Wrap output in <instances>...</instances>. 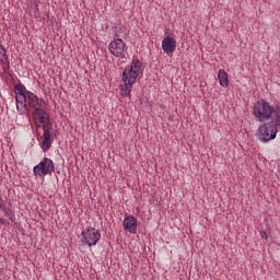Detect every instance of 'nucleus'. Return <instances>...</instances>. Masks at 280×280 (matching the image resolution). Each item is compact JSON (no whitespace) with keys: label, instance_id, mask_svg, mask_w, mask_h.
Returning <instances> with one entry per match:
<instances>
[{"label":"nucleus","instance_id":"obj_3","mask_svg":"<svg viewBox=\"0 0 280 280\" xmlns=\"http://www.w3.org/2000/svg\"><path fill=\"white\" fill-rule=\"evenodd\" d=\"M38 106H43V103H40L38 96L31 91H26V96L23 101H21L20 96H16V108L22 115L30 113V108H36Z\"/></svg>","mask_w":280,"mask_h":280},{"label":"nucleus","instance_id":"obj_14","mask_svg":"<svg viewBox=\"0 0 280 280\" xmlns=\"http://www.w3.org/2000/svg\"><path fill=\"white\" fill-rule=\"evenodd\" d=\"M39 124H43V130H45L46 128H51L49 127V116L47 114H45L44 116L37 118Z\"/></svg>","mask_w":280,"mask_h":280},{"label":"nucleus","instance_id":"obj_18","mask_svg":"<svg viewBox=\"0 0 280 280\" xmlns=\"http://www.w3.org/2000/svg\"><path fill=\"white\" fill-rule=\"evenodd\" d=\"M0 224H7L8 226H10V222H5V220L0 218Z\"/></svg>","mask_w":280,"mask_h":280},{"label":"nucleus","instance_id":"obj_16","mask_svg":"<svg viewBox=\"0 0 280 280\" xmlns=\"http://www.w3.org/2000/svg\"><path fill=\"white\" fill-rule=\"evenodd\" d=\"M5 218H9V220H11V222H14V217L10 213V209H5V210H2Z\"/></svg>","mask_w":280,"mask_h":280},{"label":"nucleus","instance_id":"obj_9","mask_svg":"<svg viewBox=\"0 0 280 280\" xmlns=\"http://www.w3.org/2000/svg\"><path fill=\"white\" fill-rule=\"evenodd\" d=\"M0 63L2 65L4 73H8V71H10V60L8 59V54L3 45H0Z\"/></svg>","mask_w":280,"mask_h":280},{"label":"nucleus","instance_id":"obj_11","mask_svg":"<svg viewBox=\"0 0 280 280\" xmlns=\"http://www.w3.org/2000/svg\"><path fill=\"white\" fill-rule=\"evenodd\" d=\"M15 97H20V102H23L27 96V91L25 90V85L18 83L15 84Z\"/></svg>","mask_w":280,"mask_h":280},{"label":"nucleus","instance_id":"obj_12","mask_svg":"<svg viewBox=\"0 0 280 280\" xmlns=\"http://www.w3.org/2000/svg\"><path fill=\"white\" fill-rule=\"evenodd\" d=\"M219 82L223 89H226L229 86V74L224 69L219 70L218 73Z\"/></svg>","mask_w":280,"mask_h":280},{"label":"nucleus","instance_id":"obj_5","mask_svg":"<svg viewBox=\"0 0 280 280\" xmlns=\"http://www.w3.org/2000/svg\"><path fill=\"white\" fill-rule=\"evenodd\" d=\"M102 237L100 230L95 228H88L81 233V242L84 246H95Z\"/></svg>","mask_w":280,"mask_h":280},{"label":"nucleus","instance_id":"obj_10","mask_svg":"<svg viewBox=\"0 0 280 280\" xmlns=\"http://www.w3.org/2000/svg\"><path fill=\"white\" fill-rule=\"evenodd\" d=\"M124 226L129 233H137V219L132 215L127 217L124 220Z\"/></svg>","mask_w":280,"mask_h":280},{"label":"nucleus","instance_id":"obj_7","mask_svg":"<svg viewBox=\"0 0 280 280\" xmlns=\"http://www.w3.org/2000/svg\"><path fill=\"white\" fill-rule=\"evenodd\" d=\"M162 49L164 54H174V51H176V39L171 36L164 37L162 40Z\"/></svg>","mask_w":280,"mask_h":280},{"label":"nucleus","instance_id":"obj_17","mask_svg":"<svg viewBox=\"0 0 280 280\" xmlns=\"http://www.w3.org/2000/svg\"><path fill=\"white\" fill-rule=\"evenodd\" d=\"M262 240H268V233L266 231L260 232Z\"/></svg>","mask_w":280,"mask_h":280},{"label":"nucleus","instance_id":"obj_1","mask_svg":"<svg viewBox=\"0 0 280 280\" xmlns=\"http://www.w3.org/2000/svg\"><path fill=\"white\" fill-rule=\"evenodd\" d=\"M253 115L257 121L262 125L256 130V137L261 143H268L272 139H277L280 130V106H271L265 100H259L254 104Z\"/></svg>","mask_w":280,"mask_h":280},{"label":"nucleus","instance_id":"obj_13","mask_svg":"<svg viewBox=\"0 0 280 280\" xmlns=\"http://www.w3.org/2000/svg\"><path fill=\"white\" fill-rule=\"evenodd\" d=\"M33 116L35 117V119H39V117H43L47 114V112H45L42 106L33 107Z\"/></svg>","mask_w":280,"mask_h":280},{"label":"nucleus","instance_id":"obj_19","mask_svg":"<svg viewBox=\"0 0 280 280\" xmlns=\"http://www.w3.org/2000/svg\"><path fill=\"white\" fill-rule=\"evenodd\" d=\"M40 102H44V104H45V101H43V98H42V100H39V104H40Z\"/></svg>","mask_w":280,"mask_h":280},{"label":"nucleus","instance_id":"obj_6","mask_svg":"<svg viewBox=\"0 0 280 280\" xmlns=\"http://www.w3.org/2000/svg\"><path fill=\"white\" fill-rule=\"evenodd\" d=\"M109 51L116 58H124V52L126 51V43L119 37H115L109 44Z\"/></svg>","mask_w":280,"mask_h":280},{"label":"nucleus","instance_id":"obj_15","mask_svg":"<svg viewBox=\"0 0 280 280\" xmlns=\"http://www.w3.org/2000/svg\"><path fill=\"white\" fill-rule=\"evenodd\" d=\"M8 201L3 200V198L0 197V209L1 211H5L8 209Z\"/></svg>","mask_w":280,"mask_h":280},{"label":"nucleus","instance_id":"obj_2","mask_svg":"<svg viewBox=\"0 0 280 280\" xmlns=\"http://www.w3.org/2000/svg\"><path fill=\"white\" fill-rule=\"evenodd\" d=\"M143 73V62L139 58H133L131 66L125 68L122 72V82L120 92L124 97H130L132 92V84L137 82V79Z\"/></svg>","mask_w":280,"mask_h":280},{"label":"nucleus","instance_id":"obj_4","mask_svg":"<svg viewBox=\"0 0 280 280\" xmlns=\"http://www.w3.org/2000/svg\"><path fill=\"white\" fill-rule=\"evenodd\" d=\"M34 176L43 178V176H48L56 172V166L54 165V161L49 158H44V160L34 166L33 168Z\"/></svg>","mask_w":280,"mask_h":280},{"label":"nucleus","instance_id":"obj_8","mask_svg":"<svg viewBox=\"0 0 280 280\" xmlns=\"http://www.w3.org/2000/svg\"><path fill=\"white\" fill-rule=\"evenodd\" d=\"M51 137H54V133L51 132V127L44 129V140L42 142V149L44 150V152H47V150L51 148V143H54Z\"/></svg>","mask_w":280,"mask_h":280}]
</instances>
